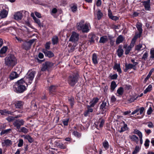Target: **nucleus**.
<instances>
[{"label": "nucleus", "mask_w": 154, "mask_h": 154, "mask_svg": "<svg viewBox=\"0 0 154 154\" xmlns=\"http://www.w3.org/2000/svg\"><path fill=\"white\" fill-rule=\"evenodd\" d=\"M25 84L23 79L18 81L14 83L13 86L14 91L17 93H23L26 89L25 86Z\"/></svg>", "instance_id": "1"}, {"label": "nucleus", "mask_w": 154, "mask_h": 154, "mask_svg": "<svg viewBox=\"0 0 154 154\" xmlns=\"http://www.w3.org/2000/svg\"><path fill=\"white\" fill-rule=\"evenodd\" d=\"M90 27V24L87 23H85L84 20H81L77 23L76 25L77 29L82 30L83 32H89Z\"/></svg>", "instance_id": "2"}, {"label": "nucleus", "mask_w": 154, "mask_h": 154, "mask_svg": "<svg viewBox=\"0 0 154 154\" xmlns=\"http://www.w3.org/2000/svg\"><path fill=\"white\" fill-rule=\"evenodd\" d=\"M17 63V59L13 55L9 54L5 59V64L8 67H13Z\"/></svg>", "instance_id": "3"}, {"label": "nucleus", "mask_w": 154, "mask_h": 154, "mask_svg": "<svg viewBox=\"0 0 154 154\" xmlns=\"http://www.w3.org/2000/svg\"><path fill=\"white\" fill-rule=\"evenodd\" d=\"M35 72L34 71L30 70L28 71L26 76L23 78L26 85L31 84L34 77Z\"/></svg>", "instance_id": "4"}, {"label": "nucleus", "mask_w": 154, "mask_h": 154, "mask_svg": "<svg viewBox=\"0 0 154 154\" xmlns=\"http://www.w3.org/2000/svg\"><path fill=\"white\" fill-rule=\"evenodd\" d=\"M78 77L77 75H71L68 78V83L71 86H74L78 82Z\"/></svg>", "instance_id": "5"}, {"label": "nucleus", "mask_w": 154, "mask_h": 154, "mask_svg": "<svg viewBox=\"0 0 154 154\" xmlns=\"http://www.w3.org/2000/svg\"><path fill=\"white\" fill-rule=\"evenodd\" d=\"M24 121L23 119H18L15 120L13 123V125L16 127L17 129H19L21 126L24 124Z\"/></svg>", "instance_id": "6"}, {"label": "nucleus", "mask_w": 154, "mask_h": 154, "mask_svg": "<svg viewBox=\"0 0 154 154\" xmlns=\"http://www.w3.org/2000/svg\"><path fill=\"white\" fill-rule=\"evenodd\" d=\"M79 38V34L75 32H72L69 39V41L73 42H75L78 41Z\"/></svg>", "instance_id": "7"}, {"label": "nucleus", "mask_w": 154, "mask_h": 154, "mask_svg": "<svg viewBox=\"0 0 154 154\" xmlns=\"http://www.w3.org/2000/svg\"><path fill=\"white\" fill-rule=\"evenodd\" d=\"M53 65V64L50 62H46L45 63L42 64V66L41 70L43 71L48 70Z\"/></svg>", "instance_id": "8"}, {"label": "nucleus", "mask_w": 154, "mask_h": 154, "mask_svg": "<svg viewBox=\"0 0 154 154\" xmlns=\"http://www.w3.org/2000/svg\"><path fill=\"white\" fill-rule=\"evenodd\" d=\"M136 27L138 30L139 31V33H136L135 35L140 37L143 31V30L142 28V24L139 22H137L136 24Z\"/></svg>", "instance_id": "9"}, {"label": "nucleus", "mask_w": 154, "mask_h": 154, "mask_svg": "<svg viewBox=\"0 0 154 154\" xmlns=\"http://www.w3.org/2000/svg\"><path fill=\"white\" fill-rule=\"evenodd\" d=\"M104 120L103 119L100 118V119L97 122L95 123V125L97 127V128L98 129H99L100 128H102L104 124Z\"/></svg>", "instance_id": "10"}, {"label": "nucleus", "mask_w": 154, "mask_h": 154, "mask_svg": "<svg viewBox=\"0 0 154 154\" xmlns=\"http://www.w3.org/2000/svg\"><path fill=\"white\" fill-rule=\"evenodd\" d=\"M143 4L146 11H149L150 10V0H148L143 2Z\"/></svg>", "instance_id": "11"}, {"label": "nucleus", "mask_w": 154, "mask_h": 154, "mask_svg": "<svg viewBox=\"0 0 154 154\" xmlns=\"http://www.w3.org/2000/svg\"><path fill=\"white\" fill-rule=\"evenodd\" d=\"M108 16L112 20L116 21L119 19V17L113 15L112 11L110 9L108 10Z\"/></svg>", "instance_id": "12"}, {"label": "nucleus", "mask_w": 154, "mask_h": 154, "mask_svg": "<svg viewBox=\"0 0 154 154\" xmlns=\"http://www.w3.org/2000/svg\"><path fill=\"white\" fill-rule=\"evenodd\" d=\"M22 13L21 11L15 13L14 15V19L18 20H21L23 16Z\"/></svg>", "instance_id": "13"}, {"label": "nucleus", "mask_w": 154, "mask_h": 154, "mask_svg": "<svg viewBox=\"0 0 154 154\" xmlns=\"http://www.w3.org/2000/svg\"><path fill=\"white\" fill-rule=\"evenodd\" d=\"M108 106L107 105L106 102L103 101L100 105V109L103 111L106 112L108 110Z\"/></svg>", "instance_id": "14"}, {"label": "nucleus", "mask_w": 154, "mask_h": 154, "mask_svg": "<svg viewBox=\"0 0 154 154\" xmlns=\"http://www.w3.org/2000/svg\"><path fill=\"white\" fill-rule=\"evenodd\" d=\"M0 113L2 115H4L7 116L9 114L12 115L13 112L8 110L6 109H4L3 110H0Z\"/></svg>", "instance_id": "15"}, {"label": "nucleus", "mask_w": 154, "mask_h": 154, "mask_svg": "<svg viewBox=\"0 0 154 154\" xmlns=\"http://www.w3.org/2000/svg\"><path fill=\"white\" fill-rule=\"evenodd\" d=\"M129 138L131 141L135 142L137 144H138L139 141V138L136 135H130Z\"/></svg>", "instance_id": "16"}, {"label": "nucleus", "mask_w": 154, "mask_h": 154, "mask_svg": "<svg viewBox=\"0 0 154 154\" xmlns=\"http://www.w3.org/2000/svg\"><path fill=\"white\" fill-rule=\"evenodd\" d=\"M123 125L121 127L120 130L119 131L120 133L124 132L128 129L127 125L124 121L122 122Z\"/></svg>", "instance_id": "17"}, {"label": "nucleus", "mask_w": 154, "mask_h": 154, "mask_svg": "<svg viewBox=\"0 0 154 154\" xmlns=\"http://www.w3.org/2000/svg\"><path fill=\"white\" fill-rule=\"evenodd\" d=\"M113 69L114 70H116L119 74L122 73V70L120 68V64L116 63L114 66Z\"/></svg>", "instance_id": "18"}, {"label": "nucleus", "mask_w": 154, "mask_h": 154, "mask_svg": "<svg viewBox=\"0 0 154 154\" xmlns=\"http://www.w3.org/2000/svg\"><path fill=\"white\" fill-rule=\"evenodd\" d=\"M19 75L15 72H12L10 75L9 78L11 80H13L18 77Z\"/></svg>", "instance_id": "19"}, {"label": "nucleus", "mask_w": 154, "mask_h": 154, "mask_svg": "<svg viewBox=\"0 0 154 154\" xmlns=\"http://www.w3.org/2000/svg\"><path fill=\"white\" fill-rule=\"evenodd\" d=\"M12 143L11 141L8 139L4 140L2 142V146H8L11 145Z\"/></svg>", "instance_id": "20"}, {"label": "nucleus", "mask_w": 154, "mask_h": 154, "mask_svg": "<svg viewBox=\"0 0 154 154\" xmlns=\"http://www.w3.org/2000/svg\"><path fill=\"white\" fill-rule=\"evenodd\" d=\"M31 46L30 44L27 42H24L22 45V48L26 50L30 49Z\"/></svg>", "instance_id": "21"}, {"label": "nucleus", "mask_w": 154, "mask_h": 154, "mask_svg": "<svg viewBox=\"0 0 154 154\" xmlns=\"http://www.w3.org/2000/svg\"><path fill=\"white\" fill-rule=\"evenodd\" d=\"M95 16H97V18L98 20H100L103 16V13L99 9L97 12L96 13H95Z\"/></svg>", "instance_id": "22"}, {"label": "nucleus", "mask_w": 154, "mask_h": 154, "mask_svg": "<svg viewBox=\"0 0 154 154\" xmlns=\"http://www.w3.org/2000/svg\"><path fill=\"white\" fill-rule=\"evenodd\" d=\"M99 100V99L98 97L94 98L90 102L89 104L91 106L94 107L95 104L98 102Z\"/></svg>", "instance_id": "23"}, {"label": "nucleus", "mask_w": 154, "mask_h": 154, "mask_svg": "<svg viewBox=\"0 0 154 154\" xmlns=\"http://www.w3.org/2000/svg\"><path fill=\"white\" fill-rule=\"evenodd\" d=\"M8 12L4 9L0 11V17L2 18L6 17L8 15Z\"/></svg>", "instance_id": "24"}, {"label": "nucleus", "mask_w": 154, "mask_h": 154, "mask_svg": "<svg viewBox=\"0 0 154 154\" xmlns=\"http://www.w3.org/2000/svg\"><path fill=\"white\" fill-rule=\"evenodd\" d=\"M145 45L144 44H140L135 47V49L138 51L142 50L146 48Z\"/></svg>", "instance_id": "25"}, {"label": "nucleus", "mask_w": 154, "mask_h": 154, "mask_svg": "<svg viewBox=\"0 0 154 154\" xmlns=\"http://www.w3.org/2000/svg\"><path fill=\"white\" fill-rule=\"evenodd\" d=\"M45 56L49 57H52L54 56V54L51 51L47 50H45L43 51Z\"/></svg>", "instance_id": "26"}, {"label": "nucleus", "mask_w": 154, "mask_h": 154, "mask_svg": "<svg viewBox=\"0 0 154 154\" xmlns=\"http://www.w3.org/2000/svg\"><path fill=\"white\" fill-rule=\"evenodd\" d=\"M125 68L124 69V71L125 72H126L129 69H131L133 68L134 69H135V68H134L132 64L129 63L128 64H125Z\"/></svg>", "instance_id": "27"}, {"label": "nucleus", "mask_w": 154, "mask_h": 154, "mask_svg": "<svg viewBox=\"0 0 154 154\" xmlns=\"http://www.w3.org/2000/svg\"><path fill=\"white\" fill-rule=\"evenodd\" d=\"M22 137H23L25 139L27 140L29 142L32 143L33 141V139L29 135H23Z\"/></svg>", "instance_id": "28"}, {"label": "nucleus", "mask_w": 154, "mask_h": 154, "mask_svg": "<svg viewBox=\"0 0 154 154\" xmlns=\"http://www.w3.org/2000/svg\"><path fill=\"white\" fill-rule=\"evenodd\" d=\"M23 104V103L21 101L16 102L15 103V106L16 108H21Z\"/></svg>", "instance_id": "29"}, {"label": "nucleus", "mask_w": 154, "mask_h": 154, "mask_svg": "<svg viewBox=\"0 0 154 154\" xmlns=\"http://www.w3.org/2000/svg\"><path fill=\"white\" fill-rule=\"evenodd\" d=\"M138 38L139 37L135 35L133 38L130 45L128 46L130 47L131 48H132L134 46L136 41Z\"/></svg>", "instance_id": "30"}, {"label": "nucleus", "mask_w": 154, "mask_h": 154, "mask_svg": "<svg viewBox=\"0 0 154 154\" xmlns=\"http://www.w3.org/2000/svg\"><path fill=\"white\" fill-rule=\"evenodd\" d=\"M124 40V38L122 35H119L117 38L116 43V44H118L122 42Z\"/></svg>", "instance_id": "31"}, {"label": "nucleus", "mask_w": 154, "mask_h": 154, "mask_svg": "<svg viewBox=\"0 0 154 154\" xmlns=\"http://www.w3.org/2000/svg\"><path fill=\"white\" fill-rule=\"evenodd\" d=\"M108 40V38L106 36H101L99 41V42L100 43H105Z\"/></svg>", "instance_id": "32"}, {"label": "nucleus", "mask_w": 154, "mask_h": 154, "mask_svg": "<svg viewBox=\"0 0 154 154\" xmlns=\"http://www.w3.org/2000/svg\"><path fill=\"white\" fill-rule=\"evenodd\" d=\"M87 106L88 108V110L84 114L85 116H87L89 112H92L93 111V109L92 108H91L92 107L91 106V105H87Z\"/></svg>", "instance_id": "33"}, {"label": "nucleus", "mask_w": 154, "mask_h": 154, "mask_svg": "<svg viewBox=\"0 0 154 154\" xmlns=\"http://www.w3.org/2000/svg\"><path fill=\"white\" fill-rule=\"evenodd\" d=\"M117 86V85L115 81H113L111 82L110 85V90L111 92H112L115 90Z\"/></svg>", "instance_id": "34"}, {"label": "nucleus", "mask_w": 154, "mask_h": 154, "mask_svg": "<svg viewBox=\"0 0 154 154\" xmlns=\"http://www.w3.org/2000/svg\"><path fill=\"white\" fill-rule=\"evenodd\" d=\"M92 60L93 63L94 64H97L98 63V61L97 59V55L96 54L94 53L93 54Z\"/></svg>", "instance_id": "35"}, {"label": "nucleus", "mask_w": 154, "mask_h": 154, "mask_svg": "<svg viewBox=\"0 0 154 154\" xmlns=\"http://www.w3.org/2000/svg\"><path fill=\"white\" fill-rule=\"evenodd\" d=\"M124 89L123 88L120 87L117 90V92L116 94L117 96L122 95L123 93Z\"/></svg>", "instance_id": "36"}, {"label": "nucleus", "mask_w": 154, "mask_h": 154, "mask_svg": "<svg viewBox=\"0 0 154 154\" xmlns=\"http://www.w3.org/2000/svg\"><path fill=\"white\" fill-rule=\"evenodd\" d=\"M123 50L122 49V47H119L117 51L118 56L119 57H120L122 56L123 54Z\"/></svg>", "instance_id": "37"}, {"label": "nucleus", "mask_w": 154, "mask_h": 154, "mask_svg": "<svg viewBox=\"0 0 154 154\" xmlns=\"http://www.w3.org/2000/svg\"><path fill=\"white\" fill-rule=\"evenodd\" d=\"M58 40V38L57 36H54L52 39V41L53 44V45L57 44V43Z\"/></svg>", "instance_id": "38"}, {"label": "nucleus", "mask_w": 154, "mask_h": 154, "mask_svg": "<svg viewBox=\"0 0 154 154\" xmlns=\"http://www.w3.org/2000/svg\"><path fill=\"white\" fill-rule=\"evenodd\" d=\"M8 48L7 46H3L0 50V54H3L6 53Z\"/></svg>", "instance_id": "39"}, {"label": "nucleus", "mask_w": 154, "mask_h": 154, "mask_svg": "<svg viewBox=\"0 0 154 154\" xmlns=\"http://www.w3.org/2000/svg\"><path fill=\"white\" fill-rule=\"evenodd\" d=\"M127 45H125L124 46V48H126V51H125V53L126 54H128L130 51L131 50V48L130 47L128 46L127 47Z\"/></svg>", "instance_id": "40"}, {"label": "nucleus", "mask_w": 154, "mask_h": 154, "mask_svg": "<svg viewBox=\"0 0 154 154\" xmlns=\"http://www.w3.org/2000/svg\"><path fill=\"white\" fill-rule=\"evenodd\" d=\"M33 20H34L35 23H37L39 27H43L42 25V24L40 20L38 19L36 17L33 19Z\"/></svg>", "instance_id": "41"}, {"label": "nucleus", "mask_w": 154, "mask_h": 154, "mask_svg": "<svg viewBox=\"0 0 154 154\" xmlns=\"http://www.w3.org/2000/svg\"><path fill=\"white\" fill-rule=\"evenodd\" d=\"M103 145L106 149H107L109 147V144L108 142L105 140L103 143Z\"/></svg>", "instance_id": "42"}, {"label": "nucleus", "mask_w": 154, "mask_h": 154, "mask_svg": "<svg viewBox=\"0 0 154 154\" xmlns=\"http://www.w3.org/2000/svg\"><path fill=\"white\" fill-rule=\"evenodd\" d=\"M152 89V86L151 85H149L148 87L144 91V94H146L147 92H150L151 91Z\"/></svg>", "instance_id": "43"}, {"label": "nucleus", "mask_w": 154, "mask_h": 154, "mask_svg": "<svg viewBox=\"0 0 154 154\" xmlns=\"http://www.w3.org/2000/svg\"><path fill=\"white\" fill-rule=\"evenodd\" d=\"M140 150V148L138 146H136L134 149V150L132 152V154H136L138 153Z\"/></svg>", "instance_id": "44"}, {"label": "nucleus", "mask_w": 154, "mask_h": 154, "mask_svg": "<svg viewBox=\"0 0 154 154\" xmlns=\"http://www.w3.org/2000/svg\"><path fill=\"white\" fill-rule=\"evenodd\" d=\"M74 98L73 97H70L68 98V100L71 107L74 105Z\"/></svg>", "instance_id": "45"}, {"label": "nucleus", "mask_w": 154, "mask_h": 154, "mask_svg": "<svg viewBox=\"0 0 154 154\" xmlns=\"http://www.w3.org/2000/svg\"><path fill=\"white\" fill-rule=\"evenodd\" d=\"M19 131L26 134L28 132V130L24 127H22L20 128V131Z\"/></svg>", "instance_id": "46"}, {"label": "nucleus", "mask_w": 154, "mask_h": 154, "mask_svg": "<svg viewBox=\"0 0 154 154\" xmlns=\"http://www.w3.org/2000/svg\"><path fill=\"white\" fill-rule=\"evenodd\" d=\"M56 86L54 85H52L50 86L49 88V91L50 92L52 93L55 91L56 88Z\"/></svg>", "instance_id": "47"}, {"label": "nucleus", "mask_w": 154, "mask_h": 154, "mask_svg": "<svg viewBox=\"0 0 154 154\" xmlns=\"http://www.w3.org/2000/svg\"><path fill=\"white\" fill-rule=\"evenodd\" d=\"M11 129H9L6 130H4L2 131L1 132V135H4L5 134H7L8 133L9 131H11Z\"/></svg>", "instance_id": "48"}, {"label": "nucleus", "mask_w": 154, "mask_h": 154, "mask_svg": "<svg viewBox=\"0 0 154 154\" xmlns=\"http://www.w3.org/2000/svg\"><path fill=\"white\" fill-rule=\"evenodd\" d=\"M133 133L134 134H137L139 137L143 135L142 133L140 131L137 129L134 130Z\"/></svg>", "instance_id": "49"}, {"label": "nucleus", "mask_w": 154, "mask_h": 154, "mask_svg": "<svg viewBox=\"0 0 154 154\" xmlns=\"http://www.w3.org/2000/svg\"><path fill=\"white\" fill-rule=\"evenodd\" d=\"M150 58H154V48H152L150 51Z\"/></svg>", "instance_id": "50"}, {"label": "nucleus", "mask_w": 154, "mask_h": 154, "mask_svg": "<svg viewBox=\"0 0 154 154\" xmlns=\"http://www.w3.org/2000/svg\"><path fill=\"white\" fill-rule=\"evenodd\" d=\"M15 119V117L11 116H8L6 119V120L9 122H11L12 121L14 120Z\"/></svg>", "instance_id": "51"}, {"label": "nucleus", "mask_w": 154, "mask_h": 154, "mask_svg": "<svg viewBox=\"0 0 154 154\" xmlns=\"http://www.w3.org/2000/svg\"><path fill=\"white\" fill-rule=\"evenodd\" d=\"M150 141L148 139H146L144 144V146L147 148L149 146Z\"/></svg>", "instance_id": "52"}, {"label": "nucleus", "mask_w": 154, "mask_h": 154, "mask_svg": "<svg viewBox=\"0 0 154 154\" xmlns=\"http://www.w3.org/2000/svg\"><path fill=\"white\" fill-rule=\"evenodd\" d=\"M72 134L75 136L77 137L78 138L80 137L81 136V134L76 131H74L72 133Z\"/></svg>", "instance_id": "53"}, {"label": "nucleus", "mask_w": 154, "mask_h": 154, "mask_svg": "<svg viewBox=\"0 0 154 154\" xmlns=\"http://www.w3.org/2000/svg\"><path fill=\"white\" fill-rule=\"evenodd\" d=\"M21 12L22 13V14L23 16H26L29 15V13L27 11L25 10H22L21 11Z\"/></svg>", "instance_id": "54"}, {"label": "nucleus", "mask_w": 154, "mask_h": 154, "mask_svg": "<svg viewBox=\"0 0 154 154\" xmlns=\"http://www.w3.org/2000/svg\"><path fill=\"white\" fill-rule=\"evenodd\" d=\"M69 119V118H67L63 121V123L64 125L66 126L68 125Z\"/></svg>", "instance_id": "55"}, {"label": "nucleus", "mask_w": 154, "mask_h": 154, "mask_svg": "<svg viewBox=\"0 0 154 154\" xmlns=\"http://www.w3.org/2000/svg\"><path fill=\"white\" fill-rule=\"evenodd\" d=\"M23 140L22 139H20L19 140L18 143V146L19 147H20L22 146L23 144Z\"/></svg>", "instance_id": "56"}, {"label": "nucleus", "mask_w": 154, "mask_h": 154, "mask_svg": "<svg viewBox=\"0 0 154 154\" xmlns=\"http://www.w3.org/2000/svg\"><path fill=\"white\" fill-rule=\"evenodd\" d=\"M109 76L112 79H116L118 75L117 74H114L113 75H110Z\"/></svg>", "instance_id": "57"}, {"label": "nucleus", "mask_w": 154, "mask_h": 154, "mask_svg": "<svg viewBox=\"0 0 154 154\" xmlns=\"http://www.w3.org/2000/svg\"><path fill=\"white\" fill-rule=\"evenodd\" d=\"M148 56V53L147 52H146L143 56L142 57V59L144 60H145L147 58Z\"/></svg>", "instance_id": "58"}, {"label": "nucleus", "mask_w": 154, "mask_h": 154, "mask_svg": "<svg viewBox=\"0 0 154 154\" xmlns=\"http://www.w3.org/2000/svg\"><path fill=\"white\" fill-rule=\"evenodd\" d=\"M51 44V42H47L45 45V47L46 49H49L50 48V45Z\"/></svg>", "instance_id": "59"}, {"label": "nucleus", "mask_w": 154, "mask_h": 154, "mask_svg": "<svg viewBox=\"0 0 154 154\" xmlns=\"http://www.w3.org/2000/svg\"><path fill=\"white\" fill-rule=\"evenodd\" d=\"M140 10H137V11L134 12L133 13V16L134 17H136L138 15L140 14Z\"/></svg>", "instance_id": "60"}, {"label": "nucleus", "mask_w": 154, "mask_h": 154, "mask_svg": "<svg viewBox=\"0 0 154 154\" xmlns=\"http://www.w3.org/2000/svg\"><path fill=\"white\" fill-rule=\"evenodd\" d=\"M71 9L72 12H75L77 10V7L76 5H74L73 6L71 7Z\"/></svg>", "instance_id": "61"}, {"label": "nucleus", "mask_w": 154, "mask_h": 154, "mask_svg": "<svg viewBox=\"0 0 154 154\" xmlns=\"http://www.w3.org/2000/svg\"><path fill=\"white\" fill-rule=\"evenodd\" d=\"M59 147L60 148L62 149H65L66 148V146L64 145L63 144L61 143L59 145Z\"/></svg>", "instance_id": "62"}, {"label": "nucleus", "mask_w": 154, "mask_h": 154, "mask_svg": "<svg viewBox=\"0 0 154 154\" xmlns=\"http://www.w3.org/2000/svg\"><path fill=\"white\" fill-rule=\"evenodd\" d=\"M152 110L151 107H150L147 111V113L148 115H150L152 112Z\"/></svg>", "instance_id": "63"}, {"label": "nucleus", "mask_w": 154, "mask_h": 154, "mask_svg": "<svg viewBox=\"0 0 154 154\" xmlns=\"http://www.w3.org/2000/svg\"><path fill=\"white\" fill-rule=\"evenodd\" d=\"M147 126L149 128H153V125L151 122H148Z\"/></svg>", "instance_id": "64"}]
</instances>
